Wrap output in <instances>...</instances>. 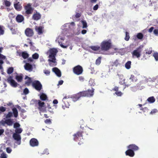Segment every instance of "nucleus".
<instances>
[{"label": "nucleus", "instance_id": "nucleus-36", "mask_svg": "<svg viewBox=\"0 0 158 158\" xmlns=\"http://www.w3.org/2000/svg\"><path fill=\"white\" fill-rule=\"evenodd\" d=\"M4 3L6 7H9L11 5L10 2V1L6 0H5L4 1Z\"/></svg>", "mask_w": 158, "mask_h": 158}, {"label": "nucleus", "instance_id": "nucleus-26", "mask_svg": "<svg viewBox=\"0 0 158 158\" xmlns=\"http://www.w3.org/2000/svg\"><path fill=\"white\" fill-rule=\"evenodd\" d=\"M15 79L18 82H21L22 81L23 77L22 74L16 76Z\"/></svg>", "mask_w": 158, "mask_h": 158}, {"label": "nucleus", "instance_id": "nucleus-43", "mask_svg": "<svg viewBox=\"0 0 158 158\" xmlns=\"http://www.w3.org/2000/svg\"><path fill=\"white\" fill-rule=\"evenodd\" d=\"M118 96H121L123 94V93L120 91L115 92V93Z\"/></svg>", "mask_w": 158, "mask_h": 158}, {"label": "nucleus", "instance_id": "nucleus-47", "mask_svg": "<svg viewBox=\"0 0 158 158\" xmlns=\"http://www.w3.org/2000/svg\"><path fill=\"white\" fill-rule=\"evenodd\" d=\"M20 126V124L18 123H14V127L15 128L19 127Z\"/></svg>", "mask_w": 158, "mask_h": 158}, {"label": "nucleus", "instance_id": "nucleus-4", "mask_svg": "<svg viewBox=\"0 0 158 158\" xmlns=\"http://www.w3.org/2000/svg\"><path fill=\"white\" fill-rule=\"evenodd\" d=\"M50 55L49 57L50 59L48 60V61L55 63L56 62L55 56L58 52L57 50L55 48H52L49 50Z\"/></svg>", "mask_w": 158, "mask_h": 158}, {"label": "nucleus", "instance_id": "nucleus-31", "mask_svg": "<svg viewBox=\"0 0 158 158\" xmlns=\"http://www.w3.org/2000/svg\"><path fill=\"white\" fill-rule=\"evenodd\" d=\"M13 113L15 117L17 118L18 116V112L17 109L14 108L12 109Z\"/></svg>", "mask_w": 158, "mask_h": 158}, {"label": "nucleus", "instance_id": "nucleus-34", "mask_svg": "<svg viewBox=\"0 0 158 158\" xmlns=\"http://www.w3.org/2000/svg\"><path fill=\"white\" fill-rule=\"evenodd\" d=\"M14 71L13 68L12 67H9L7 70V73L10 74L12 73Z\"/></svg>", "mask_w": 158, "mask_h": 158}, {"label": "nucleus", "instance_id": "nucleus-60", "mask_svg": "<svg viewBox=\"0 0 158 158\" xmlns=\"http://www.w3.org/2000/svg\"><path fill=\"white\" fill-rule=\"evenodd\" d=\"M45 123H51V121L50 119H46L45 121Z\"/></svg>", "mask_w": 158, "mask_h": 158}, {"label": "nucleus", "instance_id": "nucleus-14", "mask_svg": "<svg viewBox=\"0 0 158 158\" xmlns=\"http://www.w3.org/2000/svg\"><path fill=\"white\" fill-rule=\"evenodd\" d=\"M13 137L15 140L18 141V144L19 145L20 144L21 138L19 134L14 133L13 134Z\"/></svg>", "mask_w": 158, "mask_h": 158}, {"label": "nucleus", "instance_id": "nucleus-64", "mask_svg": "<svg viewBox=\"0 0 158 158\" xmlns=\"http://www.w3.org/2000/svg\"><path fill=\"white\" fill-rule=\"evenodd\" d=\"M58 103V100L56 99H55L53 101V103L55 104H57Z\"/></svg>", "mask_w": 158, "mask_h": 158}, {"label": "nucleus", "instance_id": "nucleus-8", "mask_svg": "<svg viewBox=\"0 0 158 158\" xmlns=\"http://www.w3.org/2000/svg\"><path fill=\"white\" fill-rule=\"evenodd\" d=\"M32 86L36 90L40 91L42 88V85L40 82L38 80H35L32 83Z\"/></svg>", "mask_w": 158, "mask_h": 158}, {"label": "nucleus", "instance_id": "nucleus-20", "mask_svg": "<svg viewBox=\"0 0 158 158\" xmlns=\"http://www.w3.org/2000/svg\"><path fill=\"white\" fill-rule=\"evenodd\" d=\"M52 70L58 77H60L61 76V72L58 68L56 67L54 68H52Z\"/></svg>", "mask_w": 158, "mask_h": 158}, {"label": "nucleus", "instance_id": "nucleus-16", "mask_svg": "<svg viewBox=\"0 0 158 158\" xmlns=\"http://www.w3.org/2000/svg\"><path fill=\"white\" fill-rule=\"evenodd\" d=\"M125 153L126 156H128L131 157L134 156L135 154L133 151L130 149H128L125 152Z\"/></svg>", "mask_w": 158, "mask_h": 158}, {"label": "nucleus", "instance_id": "nucleus-25", "mask_svg": "<svg viewBox=\"0 0 158 158\" xmlns=\"http://www.w3.org/2000/svg\"><path fill=\"white\" fill-rule=\"evenodd\" d=\"M6 124L8 126H11L13 122L12 119H6L5 120Z\"/></svg>", "mask_w": 158, "mask_h": 158}, {"label": "nucleus", "instance_id": "nucleus-55", "mask_svg": "<svg viewBox=\"0 0 158 158\" xmlns=\"http://www.w3.org/2000/svg\"><path fill=\"white\" fill-rule=\"evenodd\" d=\"M98 4H96L94 6L93 9L94 10H98Z\"/></svg>", "mask_w": 158, "mask_h": 158}, {"label": "nucleus", "instance_id": "nucleus-28", "mask_svg": "<svg viewBox=\"0 0 158 158\" xmlns=\"http://www.w3.org/2000/svg\"><path fill=\"white\" fill-rule=\"evenodd\" d=\"M89 48L94 51H98L100 50V46H90L89 47Z\"/></svg>", "mask_w": 158, "mask_h": 158}, {"label": "nucleus", "instance_id": "nucleus-49", "mask_svg": "<svg viewBox=\"0 0 158 158\" xmlns=\"http://www.w3.org/2000/svg\"><path fill=\"white\" fill-rule=\"evenodd\" d=\"M6 151L8 153H10L12 151V149L8 147L6 149Z\"/></svg>", "mask_w": 158, "mask_h": 158}, {"label": "nucleus", "instance_id": "nucleus-50", "mask_svg": "<svg viewBox=\"0 0 158 158\" xmlns=\"http://www.w3.org/2000/svg\"><path fill=\"white\" fill-rule=\"evenodd\" d=\"M157 110L156 109H154L151 112L150 114H155L157 112Z\"/></svg>", "mask_w": 158, "mask_h": 158}, {"label": "nucleus", "instance_id": "nucleus-35", "mask_svg": "<svg viewBox=\"0 0 158 158\" xmlns=\"http://www.w3.org/2000/svg\"><path fill=\"white\" fill-rule=\"evenodd\" d=\"M39 55L38 53H35L32 55V58L34 59H37L39 58Z\"/></svg>", "mask_w": 158, "mask_h": 158}, {"label": "nucleus", "instance_id": "nucleus-32", "mask_svg": "<svg viewBox=\"0 0 158 158\" xmlns=\"http://www.w3.org/2000/svg\"><path fill=\"white\" fill-rule=\"evenodd\" d=\"M136 37L139 40H142L143 37V35L141 33H139L137 34Z\"/></svg>", "mask_w": 158, "mask_h": 158}, {"label": "nucleus", "instance_id": "nucleus-48", "mask_svg": "<svg viewBox=\"0 0 158 158\" xmlns=\"http://www.w3.org/2000/svg\"><path fill=\"white\" fill-rule=\"evenodd\" d=\"M29 92V90L27 88H25L23 90V93L25 94H27Z\"/></svg>", "mask_w": 158, "mask_h": 158}, {"label": "nucleus", "instance_id": "nucleus-46", "mask_svg": "<svg viewBox=\"0 0 158 158\" xmlns=\"http://www.w3.org/2000/svg\"><path fill=\"white\" fill-rule=\"evenodd\" d=\"M4 31L2 27L0 25V35H2L4 34Z\"/></svg>", "mask_w": 158, "mask_h": 158}, {"label": "nucleus", "instance_id": "nucleus-58", "mask_svg": "<svg viewBox=\"0 0 158 158\" xmlns=\"http://www.w3.org/2000/svg\"><path fill=\"white\" fill-rule=\"evenodd\" d=\"M33 60L31 57L28 58L27 59V62H31L33 61Z\"/></svg>", "mask_w": 158, "mask_h": 158}, {"label": "nucleus", "instance_id": "nucleus-62", "mask_svg": "<svg viewBox=\"0 0 158 158\" xmlns=\"http://www.w3.org/2000/svg\"><path fill=\"white\" fill-rule=\"evenodd\" d=\"M63 82H64V81L63 80H60V81H59L58 82V85H62L63 84Z\"/></svg>", "mask_w": 158, "mask_h": 158}, {"label": "nucleus", "instance_id": "nucleus-42", "mask_svg": "<svg viewBox=\"0 0 158 158\" xmlns=\"http://www.w3.org/2000/svg\"><path fill=\"white\" fill-rule=\"evenodd\" d=\"M13 115L12 113L11 112H9L6 115V118H10L12 117Z\"/></svg>", "mask_w": 158, "mask_h": 158}, {"label": "nucleus", "instance_id": "nucleus-52", "mask_svg": "<svg viewBox=\"0 0 158 158\" xmlns=\"http://www.w3.org/2000/svg\"><path fill=\"white\" fill-rule=\"evenodd\" d=\"M6 110V108L3 106H1L0 107V111L2 112H3Z\"/></svg>", "mask_w": 158, "mask_h": 158}, {"label": "nucleus", "instance_id": "nucleus-40", "mask_svg": "<svg viewBox=\"0 0 158 158\" xmlns=\"http://www.w3.org/2000/svg\"><path fill=\"white\" fill-rule=\"evenodd\" d=\"M125 34H126V35H125V40L126 41H128L129 40V39L130 38L129 33L127 32H126Z\"/></svg>", "mask_w": 158, "mask_h": 158}, {"label": "nucleus", "instance_id": "nucleus-23", "mask_svg": "<svg viewBox=\"0 0 158 158\" xmlns=\"http://www.w3.org/2000/svg\"><path fill=\"white\" fill-rule=\"evenodd\" d=\"M24 19L23 16L21 15H18L16 18V20L19 23H21L23 21Z\"/></svg>", "mask_w": 158, "mask_h": 158}, {"label": "nucleus", "instance_id": "nucleus-1", "mask_svg": "<svg viewBox=\"0 0 158 158\" xmlns=\"http://www.w3.org/2000/svg\"><path fill=\"white\" fill-rule=\"evenodd\" d=\"M94 89L92 88L91 89H88L87 90L80 92L73 97V100L75 102L81 97H92L94 94Z\"/></svg>", "mask_w": 158, "mask_h": 158}, {"label": "nucleus", "instance_id": "nucleus-18", "mask_svg": "<svg viewBox=\"0 0 158 158\" xmlns=\"http://www.w3.org/2000/svg\"><path fill=\"white\" fill-rule=\"evenodd\" d=\"M127 148L128 149H131L133 151H136L139 150V148L136 145L134 144H131L129 145L127 147Z\"/></svg>", "mask_w": 158, "mask_h": 158}, {"label": "nucleus", "instance_id": "nucleus-53", "mask_svg": "<svg viewBox=\"0 0 158 158\" xmlns=\"http://www.w3.org/2000/svg\"><path fill=\"white\" fill-rule=\"evenodd\" d=\"M79 79L80 81L83 82L84 80V78L83 76H79Z\"/></svg>", "mask_w": 158, "mask_h": 158}, {"label": "nucleus", "instance_id": "nucleus-29", "mask_svg": "<svg viewBox=\"0 0 158 158\" xmlns=\"http://www.w3.org/2000/svg\"><path fill=\"white\" fill-rule=\"evenodd\" d=\"M121 64L119 62V60L118 59L115 60L114 62L113 63L112 66H113L117 67L118 66L120 65Z\"/></svg>", "mask_w": 158, "mask_h": 158}, {"label": "nucleus", "instance_id": "nucleus-41", "mask_svg": "<svg viewBox=\"0 0 158 158\" xmlns=\"http://www.w3.org/2000/svg\"><path fill=\"white\" fill-rule=\"evenodd\" d=\"M101 62V57H99L96 61V64L98 65H99Z\"/></svg>", "mask_w": 158, "mask_h": 158}, {"label": "nucleus", "instance_id": "nucleus-19", "mask_svg": "<svg viewBox=\"0 0 158 158\" xmlns=\"http://www.w3.org/2000/svg\"><path fill=\"white\" fill-rule=\"evenodd\" d=\"M25 79H27V80L25 82V84L27 86H29L31 83L32 84L33 82L31 78L28 77L27 76H26Z\"/></svg>", "mask_w": 158, "mask_h": 158}, {"label": "nucleus", "instance_id": "nucleus-12", "mask_svg": "<svg viewBox=\"0 0 158 158\" xmlns=\"http://www.w3.org/2000/svg\"><path fill=\"white\" fill-rule=\"evenodd\" d=\"M30 144L31 146L34 147L38 145L39 142L36 139L32 138L30 141Z\"/></svg>", "mask_w": 158, "mask_h": 158}, {"label": "nucleus", "instance_id": "nucleus-9", "mask_svg": "<svg viewBox=\"0 0 158 158\" xmlns=\"http://www.w3.org/2000/svg\"><path fill=\"white\" fill-rule=\"evenodd\" d=\"M6 81L13 87H16L17 86V83L13 79L12 77L10 76L6 79Z\"/></svg>", "mask_w": 158, "mask_h": 158}, {"label": "nucleus", "instance_id": "nucleus-54", "mask_svg": "<svg viewBox=\"0 0 158 158\" xmlns=\"http://www.w3.org/2000/svg\"><path fill=\"white\" fill-rule=\"evenodd\" d=\"M119 88L118 87L115 86L112 89V90L116 91V92L118 91Z\"/></svg>", "mask_w": 158, "mask_h": 158}, {"label": "nucleus", "instance_id": "nucleus-3", "mask_svg": "<svg viewBox=\"0 0 158 158\" xmlns=\"http://www.w3.org/2000/svg\"><path fill=\"white\" fill-rule=\"evenodd\" d=\"M35 106L37 107L39 110L44 112H46V107L45 106V103L40 100H35L34 102Z\"/></svg>", "mask_w": 158, "mask_h": 158}, {"label": "nucleus", "instance_id": "nucleus-11", "mask_svg": "<svg viewBox=\"0 0 158 158\" xmlns=\"http://www.w3.org/2000/svg\"><path fill=\"white\" fill-rule=\"evenodd\" d=\"M44 27L43 26H35V29L38 34L41 35L43 33Z\"/></svg>", "mask_w": 158, "mask_h": 158}, {"label": "nucleus", "instance_id": "nucleus-10", "mask_svg": "<svg viewBox=\"0 0 158 158\" xmlns=\"http://www.w3.org/2000/svg\"><path fill=\"white\" fill-rule=\"evenodd\" d=\"M25 33L27 36L31 37L33 35L34 32L32 29L30 28H27L25 31Z\"/></svg>", "mask_w": 158, "mask_h": 158}, {"label": "nucleus", "instance_id": "nucleus-37", "mask_svg": "<svg viewBox=\"0 0 158 158\" xmlns=\"http://www.w3.org/2000/svg\"><path fill=\"white\" fill-rule=\"evenodd\" d=\"M81 22L82 24V28H86L87 27V23L84 20H82Z\"/></svg>", "mask_w": 158, "mask_h": 158}, {"label": "nucleus", "instance_id": "nucleus-51", "mask_svg": "<svg viewBox=\"0 0 158 158\" xmlns=\"http://www.w3.org/2000/svg\"><path fill=\"white\" fill-rule=\"evenodd\" d=\"M1 158H6V154L4 153H2L0 156Z\"/></svg>", "mask_w": 158, "mask_h": 158}, {"label": "nucleus", "instance_id": "nucleus-59", "mask_svg": "<svg viewBox=\"0 0 158 158\" xmlns=\"http://www.w3.org/2000/svg\"><path fill=\"white\" fill-rule=\"evenodd\" d=\"M81 16V14L80 13H76L75 15V17L77 18H79Z\"/></svg>", "mask_w": 158, "mask_h": 158}, {"label": "nucleus", "instance_id": "nucleus-61", "mask_svg": "<svg viewBox=\"0 0 158 158\" xmlns=\"http://www.w3.org/2000/svg\"><path fill=\"white\" fill-rule=\"evenodd\" d=\"M154 28L153 27H151V28H150L149 30H148V31L149 32L151 33L152 32L153 30L154 29Z\"/></svg>", "mask_w": 158, "mask_h": 158}, {"label": "nucleus", "instance_id": "nucleus-21", "mask_svg": "<svg viewBox=\"0 0 158 158\" xmlns=\"http://www.w3.org/2000/svg\"><path fill=\"white\" fill-rule=\"evenodd\" d=\"M14 6L15 9L17 11H20L22 9V7L19 2L14 4Z\"/></svg>", "mask_w": 158, "mask_h": 158}, {"label": "nucleus", "instance_id": "nucleus-33", "mask_svg": "<svg viewBox=\"0 0 158 158\" xmlns=\"http://www.w3.org/2000/svg\"><path fill=\"white\" fill-rule=\"evenodd\" d=\"M129 79L132 82L136 81H137V79L136 78L135 76L133 75H131Z\"/></svg>", "mask_w": 158, "mask_h": 158}, {"label": "nucleus", "instance_id": "nucleus-38", "mask_svg": "<svg viewBox=\"0 0 158 158\" xmlns=\"http://www.w3.org/2000/svg\"><path fill=\"white\" fill-rule=\"evenodd\" d=\"M22 129L21 128H16L15 130V133H17L19 134L22 133Z\"/></svg>", "mask_w": 158, "mask_h": 158}, {"label": "nucleus", "instance_id": "nucleus-15", "mask_svg": "<svg viewBox=\"0 0 158 158\" xmlns=\"http://www.w3.org/2000/svg\"><path fill=\"white\" fill-rule=\"evenodd\" d=\"M41 17V15L37 11L34 13L32 16V18L35 20L37 21L40 19Z\"/></svg>", "mask_w": 158, "mask_h": 158}, {"label": "nucleus", "instance_id": "nucleus-13", "mask_svg": "<svg viewBox=\"0 0 158 158\" xmlns=\"http://www.w3.org/2000/svg\"><path fill=\"white\" fill-rule=\"evenodd\" d=\"M141 52L139 49H136L134 50L132 52V55L133 57L134 56L138 58L139 57L141 56Z\"/></svg>", "mask_w": 158, "mask_h": 158}, {"label": "nucleus", "instance_id": "nucleus-27", "mask_svg": "<svg viewBox=\"0 0 158 158\" xmlns=\"http://www.w3.org/2000/svg\"><path fill=\"white\" fill-rule=\"evenodd\" d=\"M131 61H128L127 62L125 65L126 68L127 69H130L131 68Z\"/></svg>", "mask_w": 158, "mask_h": 158}, {"label": "nucleus", "instance_id": "nucleus-63", "mask_svg": "<svg viewBox=\"0 0 158 158\" xmlns=\"http://www.w3.org/2000/svg\"><path fill=\"white\" fill-rule=\"evenodd\" d=\"M4 130L3 129H0V136L2 135V134L4 132Z\"/></svg>", "mask_w": 158, "mask_h": 158}, {"label": "nucleus", "instance_id": "nucleus-44", "mask_svg": "<svg viewBox=\"0 0 158 158\" xmlns=\"http://www.w3.org/2000/svg\"><path fill=\"white\" fill-rule=\"evenodd\" d=\"M145 52L144 55L145 54H151L152 52V49L150 50H145Z\"/></svg>", "mask_w": 158, "mask_h": 158}, {"label": "nucleus", "instance_id": "nucleus-7", "mask_svg": "<svg viewBox=\"0 0 158 158\" xmlns=\"http://www.w3.org/2000/svg\"><path fill=\"white\" fill-rule=\"evenodd\" d=\"M83 71L82 67L79 65L75 66L73 68V73L77 75H80L82 74Z\"/></svg>", "mask_w": 158, "mask_h": 158}, {"label": "nucleus", "instance_id": "nucleus-56", "mask_svg": "<svg viewBox=\"0 0 158 158\" xmlns=\"http://www.w3.org/2000/svg\"><path fill=\"white\" fill-rule=\"evenodd\" d=\"M6 58V56L0 53V59L4 60Z\"/></svg>", "mask_w": 158, "mask_h": 158}, {"label": "nucleus", "instance_id": "nucleus-5", "mask_svg": "<svg viewBox=\"0 0 158 158\" xmlns=\"http://www.w3.org/2000/svg\"><path fill=\"white\" fill-rule=\"evenodd\" d=\"M25 12L23 14L26 16L31 14L33 12L34 8L32 7L31 3H28L26 5L24 6Z\"/></svg>", "mask_w": 158, "mask_h": 158}, {"label": "nucleus", "instance_id": "nucleus-17", "mask_svg": "<svg viewBox=\"0 0 158 158\" xmlns=\"http://www.w3.org/2000/svg\"><path fill=\"white\" fill-rule=\"evenodd\" d=\"M18 53L19 56H22L24 59L28 58L29 56V54L26 51L22 52H18Z\"/></svg>", "mask_w": 158, "mask_h": 158}, {"label": "nucleus", "instance_id": "nucleus-45", "mask_svg": "<svg viewBox=\"0 0 158 158\" xmlns=\"http://www.w3.org/2000/svg\"><path fill=\"white\" fill-rule=\"evenodd\" d=\"M44 73L46 74V75H49L50 74V72L49 70H44Z\"/></svg>", "mask_w": 158, "mask_h": 158}, {"label": "nucleus", "instance_id": "nucleus-57", "mask_svg": "<svg viewBox=\"0 0 158 158\" xmlns=\"http://www.w3.org/2000/svg\"><path fill=\"white\" fill-rule=\"evenodd\" d=\"M154 33L156 35H158V29H155L153 31Z\"/></svg>", "mask_w": 158, "mask_h": 158}, {"label": "nucleus", "instance_id": "nucleus-24", "mask_svg": "<svg viewBox=\"0 0 158 158\" xmlns=\"http://www.w3.org/2000/svg\"><path fill=\"white\" fill-rule=\"evenodd\" d=\"M40 99L42 101H45L48 100L47 95L44 93H42L40 95Z\"/></svg>", "mask_w": 158, "mask_h": 158}, {"label": "nucleus", "instance_id": "nucleus-39", "mask_svg": "<svg viewBox=\"0 0 158 158\" xmlns=\"http://www.w3.org/2000/svg\"><path fill=\"white\" fill-rule=\"evenodd\" d=\"M153 56L154 57L156 61L158 60V53L154 52L153 54Z\"/></svg>", "mask_w": 158, "mask_h": 158}, {"label": "nucleus", "instance_id": "nucleus-6", "mask_svg": "<svg viewBox=\"0 0 158 158\" xmlns=\"http://www.w3.org/2000/svg\"><path fill=\"white\" fill-rule=\"evenodd\" d=\"M88 129H83L82 131H79L73 135V140L75 141H77L80 137H82L83 133H85L86 135H88V133L86 131Z\"/></svg>", "mask_w": 158, "mask_h": 158}, {"label": "nucleus", "instance_id": "nucleus-2", "mask_svg": "<svg viewBox=\"0 0 158 158\" xmlns=\"http://www.w3.org/2000/svg\"><path fill=\"white\" fill-rule=\"evenodd\" d=\"M112 44L111 40H105L102 41L100 45V51L101 53L108 51L112 47Z\"/></svg>", "mask_w": 158, "mask_h": 158}, {"label": "nucleus", "instance_id": "nucleus-22", "mask_svg": "<svg viewBox=\"0 0 158 158\" xmlns=\"http://www.w3.org/2000/svg\"><path fill=\"white\" fill-rule=\"evenodd\" d=\"M25 69L30 71H32L33 69L32 65L29 63H26L24 66Z\"/></svg>", "mask_w": 158, "mask_h": 158}, {"label": "nucleus", "instance_id": "nucleus-30", "mask_svg": "<svg viewBox=\"0 0 158 158\" xmlns=\"http://www.w3.org/2000/svg\"><path fill=\"white\" fill-rule=\"evenodd\" d=\"M148 102L150 103L154 102L155 101V99L154 97L152 96L148 98L147 99Z\"/></svg>", "mask_w": 158, "mask_h": 158}]
</instances>
